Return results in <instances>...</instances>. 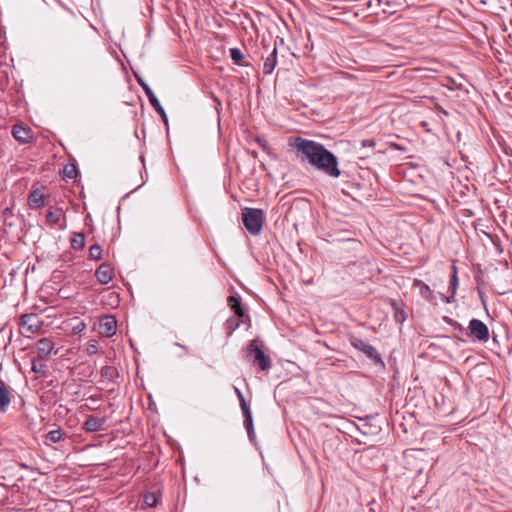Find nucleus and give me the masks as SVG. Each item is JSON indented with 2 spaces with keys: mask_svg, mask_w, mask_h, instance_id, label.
Wrapping results in <instances>:
<instances>
[{
  "mask_svg": "<svg viewBox=\"0 0 512 512\" xmlns=\"http://www.w3.org/2000/svg\"><path fill=\"white\" fill-rule=\"evenodd\" d=\"M289 145L296 150L297 157L318 171L332 178L341 175L337 157L323 144L302 137L290 138Z\"/></svg>",
  "mask_w": 512,
  "mask_h": 512,
  "instance_id": "1",
  "label": "nucleus"
},
{
  "mask_svg": "<svg viewBox=\"0 0 512 512\" xmlns=\"http://www.w3.org/2000/svg\"><path fill=\"white\" fill-rule=\"evenodd\" d=\"M242 220L246 230L255 236L262 230L265 215L261 209L246 207L242 210Z\"/></svg>",
  "mask_w": 512,
  "mask_h": 512,
  "instance_id": "2",
  "label": "nucleus"
},
{
  "mask_svg": "<svg viewBox=\"0 0 512 512\" xmlns=\"http://www.w3.org/2000/svg\"><path fill=\"white\" fill-rule=\"evenodd\" d=\"M248 360L254 366H258L262 371L271 368V359L266 355L263 350L257 345L256 341H251L247 347Z\"/></svg>",
  "mask_w": 512,
  "mask_h": 512,
  "instance_id": "3",
  "label": "nucleus"
},
{
  "mask_svg": "<svg viewBox=\"0 0 512 512\" xmlns=\"http://www.w3.org/2000/svg\"><path fill=\"white\" fill-rule=\"evenodd\" d=\"M465 334L474 341L487 342L489 339V329L487 325L475 318L470 320Z\"/></svg>",
  "mask_w": 512,
  "mask_h": 512,
  "instance_id": "4",
  "label": "nucleus"
},
{
  "mask_svg": "<svg viewBox=\"0 0 512 512\" xmlns=\"http://www.w3.org/2000/svg\"><path fill=\"white\" fill-rule=\"evenodd\" d=\"M350 343L355 349L363 352L374 364H383L381 355L374 346L357 337H351Z\"/></svg>",
  "mask_w": 512,
  "mask_h": 512,
  "instance_id": "5",
  "label": "nucleus"
},
{
  "mask_svg": "<svg viewBox=\"0 0 512 512\" xmlns=\"http://www.w3.org/2000/svg\"><path fill=\"white\" fill-rule=\"evenodd\" d=\"M44 322L36 313L24 314L20 317L19 325L28 333H38L41 331Z\"/></svg>",
  "mask_w": 512,
  "mask_h": 512,
  "instance_id": "6",
  "label": "nucleus"
},
{
  "mask_svg": "<svg viewBox=\"0 0 512 512\" xmlns=\"http://www.w3.org/2000/svg\"><path fill=\"white\" fill-rule=\"evenodd\" d=\"M139 84L142 87V89L144 90L152 107L156 110V112L160 115L163 122L167 125L168 124L167 114H166L164 108L162 107V105L160 104L158 98L155 96L152 89L149 87L148 84H146L142 80H139Z\"/></svg>",
  "mask_w": 512,
  "mask_h": 512,
  "instance_id": "7",
  "label": "nucleus"
},
{
  "mask_svg": "<svg viewBox=\"0 0 512 512\" xmlns=\"http://www.w3.org/2000/svg\"><path fill=\"white\" fill-rule=\"evenodd\" d=\"M100 334L105 337H111L116 333L117 321L112 315H105L99 322Z\"/></svg>",
  "mask_w": 512,
  "mask_h": 512,
  "instance_id": "8",
  "label": "nucleus"
},
{
  "mask_svg": "<svg viewBox=\"0 0 512 512\" xmlns=\"http://www.w3.org/2000/svg\"><path fill=\"white\" fill-rule=\"evenodd\" d=\"M114 275V270L108 263H102L95 271V276L100 284H108Z\"/></svg>",
  "mask_w": 512,
  "mask_h": 512,
  "instance_id": "9",
  "label": "nucleus"
},
{
  "mask_svg": "<svg viewBox=\"0 0 512 512\" xmlns=\"http://www.w3.org/2000/svg\"><path fill=\"white\" fill-rule=\"evenodd\" d=\"M13 397V390L0 379V411L6 412Z\"/></svg>",
  "mask_w": 512,
  "mask_h": 512,
  "instance_id": "10",
  "label": "nucleus"
},
{
  "mask_svg": "<svg viewBox=\"0 0 512 512\" xmlns=\"http://www.w3.org/2000/svg\"><path fill=\"white\" fill-rule=\"evenodd\" d=\"M240 407L244 417V425L248 434L249 439L252 441L255 437L254 427H253V419L251 410L247 404V402L240 403Z\"/></svg>",
  "mask_w": 512,
  "mask_h": 512,
  "instance_id": "11",
  "label": "nucleus"
},
{
  "mask_svg": "<svg viewBox=\"0 0 512 512\" xmlns=\"http://www.w3.org/2000/svg\"><path fill=\"white\" fill-rule=\"evenodd\" d=\"M240 407L244 417V425L248 434L249 439L252 441L255 437L254 427H253V419L251 410L247 404V402L240 403Z\"/></svg>",
  "mask_w": 512,
  "mask_h": 512,
  "instance_id": "12",
  "label": "nucleus"
},
{
  "mask_svg": "<svg viewBox=\"0 0 512 512\" xmlns=\"http://www.w3.org/2000/svg\"><path fill=\"white\" fill-rule=\"evenodd\" d=\"M13 137L22 144H27L32 139V131L28 127L21 125H14L12 129Z\"/></svg>",
  "mask_w": 512,
  "mask_h": 512,
  "instance_id": "13",
  "label": "nucleus"
},
{
  "mask_svg": "<svg viewBox=\"0 0 512 512\" xmlns=\"http://www.w3.org/2000/svg\"><path fill=\"white\" fill-rule=\"evenodd\" d=\"M105 422V418L89 415L83 424V429L87 432H98L103 430Z\"/></svg>",
  "mask_w": 512,
  "mask_h": 512,
  "instance_id": "14",
  "label": "nucleus"
},
{
  "mask_svg": "<svg viewBox=\"0 0 512 512\" xmlns=\"http://www.w3.org/2000/svg\"><path fill=\"white\" fill-rule=\"evenodd\" d=\"M54 342L49 338H42L37 342V351L40 359H46L54 349Z\"/></svg>",
  "mask_w": 512,
  "mask_h": 512,
  "instance_id": "15",
  "label": "nucleus"
},
{
  "mask_svg": "<svg viewBox=\"0 0 512 512\" xmlns=\"http://www.w3.org/2000/svg\"><path fill=\"white\" fill-rule=\"evenodd\" d=\"M45 203V195L40 190L36 189L30 192L28 197V205L32 209L40 208Z\"/></svg>",
  "mask_w": 512,
  "mask_h": 512,
  "instance_id": "16",
  "label": "nucleus"
},
{
  "mask_svg": "<svg viewBox=\"0 0 512 512\" xmlns=\"http://www.w3.org/2000/svg\"><path fill=\"white\" fill-rule=\"evenodd\" d=\"M277 65V46L276 43L274 44V48L269 54V56L266 57L264 64H263V73L264 74H271L274 70V68Z\"/></svg>",
  "mask_w": 512,
  "mask_h": 512,
  "instance_id": "17",
  "label": "nucleus"
},
{
  "mask_svg": "<svg viewBox=\"0 0 512 512\" xmlns=\"http://www.w3.org/2000/svg\"><path fill=\"white\" fill-rule=\"evenodd\" d=\"M390 304L393 309V317L395 322L402 324L407 319V313L405 310L399 306V304L395 300H390Z\"/></svg>",
  "mask_w": 512,
  "mask_h": 512,
  "instance_id": "18",
  "label": "nucleus"
},
{
  "mask_svg": "<svg viewBox=\"0 0 512 512\" xmlns=\"http://www.w3.org/2000/svg\"><path fill=\"white\" fill-rule=\"evenodd\" d=\"M64 217L62 209L49 210L46 214L47 221L52 225H59Z\"/></svg>",
  "mask_w": 512,
  "mask_h": 512,
  "instance_id": "19",
  "label": "nucleus"
},
{
  "mask_svg": "<svg viewBox=\"0 0 512 512\" xmlns=\"http://www.w3.org/2000/svg\"><path fill=\"white\" fill-rule=\"evenodd\" d=\"M85 246V236L83 233H73L71 238V247L75 250H81Z\"/></svg>",
  "mask_w": 512,
  "mask_h": 512,
  "instance_id": "20",
  "label": "nucleus"
},
{
  "mask_svg": "<svg viewBox=\"0 0 512 512\" xmlns=\"http://www.w3.org/2000/svg\"><path fill=\"white\" fill-rule=\"evenodd\" d=\"M78 174L77 166L75 164L65 165L63 168V177L65 179H74Z\"/></svg>",
  "mask_w": 512,
  "mask_h": 512,
  "instance_id": "21",
  "label": "nucleus"
},
{
  "mask_svg": "<svg viewBox=\"0 0 512 512\" xmlns=\"http://www.w3.org/2000/svg\"><path fill=\"white\" fill-rule=\"evenodd\" d=\"M414 286H419L420 287V294H421L422 297H424L425 299H428V300L431 299L432 291H431L430 287L427 284L423 283L420 280H415Z\"/></svg>",
  "mask_w": 512,
  "mask_h": 512,
  "instance_id": "22",
  "label": "nucleus"
},
{
  "mask_svg": "<svg viewBox=\"0 0 512 512\" xmlns=\"http://www.w3.org/2000/svg\"><path fill=\"white\" fill-rule=\"evenodd\" d=\"M63 433L61 429L52 430L46 434V439L52 443H58L62 440Z\"/></svg>",
  "mask_w": 512,
  "mask_h": 512,
  "instance_id": "23",
  "label": "nucleus"
},
{
  "mask_svg": "<svg viewBox=\"0 0 512 512\" xmlns=\"http://www.w3.org/2000/svg\"><path fill=\"white\" fill-rule=\"evenodd\" d=\"M89 257L94 260H100L102 257V248L99 244H94L89 248Z\"/></svg>",
  "mask_w": 512,
  "mask_h": 512,
  "instance_id": "24",
  "label": "nucleus"
},
{
  "mask_svg": "<svg viewBox=\"0 0 512 512\" xmlns=\"http://www.w3.org/2000/svg\"><path fill=\"white\" fill-rule=\"evenodd\" d=\"M225 325L227 334L231 335L240 326V321L234 317H231L226 321Z\"/></svg>",
  "mask_w": 512,
  "mask_h": 512,
  "instance_id": "25",
  "label": "nucleus"
},
{
  "mask_svg": "<svg viewBox=\"0 0 512 512\" xmlns=\"http://www.w3.org/2000/svg\"><path fill=\"white\" fill-rule=\"evenodd\" d=\"M230 56L234 63L240 65L241 61L244 59L243 53L238 48H231L230 49Z\"/></svg>",
  "mask_w": 512,
  "mask_h": 512,
  "instance_id": "26",
  "label": "nucleus"
},
{
  "mask_svg": "<svg viewBox=\"0 0 512 512\" xmlns=\"http://www.w3.org/2000/svg\"><path fill=\"white\" fill-rule=\"evenodd\" d=\"M453 269H454V272H453V275L451 276L450 284H449V289L452 292V295H451L452 297L455 295L457 287H458V277H457V272H456L455 266L453 267Z\"/></svg>",
  "mask_w": 512,
  "mask_h": 512,
  "instance_id": "27",
  "label": "nucleus"
},
{
  "mask_svg": "<svg viewBox=\"0 0 512 512\" xmlns=\"http://www.w3.org/2000/svg\"><path fill=\"white\" fill-rule=\"evenodd\" d=\"M116 373V370L112 366H104L101 368V375L107 379H112Z\"/></svg>",
  "mask_w": 512,
  "mask_h": 512,
  "instance_id": "28",
  "label": "nucleus"
},
{
  "mask_svg": "<svg viewBox=\"0 0 512 512\" xmlns=\"http://www.w3.org/2000/svg\"><path fill=\"white\" fill-rule=\"evenodd\" d=\"M144 503L149 506V507H153L156 505L157 503V496L155 493H147L145 494L144 496Z\"/></svg>",
  "mask_w": 512,
  "mask_h": 512,
  "instance_id": "29",
  "label": "nucleus"
},
{
  "mask_svg": "<svg viewBox=\"0 0 512 512\" xmlns=\"http://www.w3.org/2000/svg\"><path fill=\"white\" fill-rule=\"evenodd\" d=\"M227 302L232 311H235L236 309L242 307L240 300L235 296H229Z\"/></svg>",
  "mask_w": 512,
  "mask_h": 512,
  "instance_id": "30",
  "label": "nucleus"
},
{
  "mask_svg": "<svg viewBox=\"0 0 512 512\" xmlns=\"http://www.w3.org/2000/svg\"><path fill=\"white\" fill-rule=\"evenodd\" d=\"M447 323L450 326H452L454 329L458 330L461 333H465L466 332V330L463 328V326L459 322H457V321H455L453 319H447Z\"/></svg>",
  "mask_w": 512,
  "mask_h": 512,
  "instance_id": "31",
  "label": "nucleus"
},
{
  "mask_svg": "<svg viewBox=\"0 0 512 512\" xmlns=\"http://www.w3.org/2000/svg\"><path fill=\"white\" fill-rule=\"evenodd\" d=\"M362 148H374L376 142L374 139H365L360 142Z\"/></svg>",
  "mask_w": 512,
  "mask_h": 512,
  "instance_id": "32",
  "label": "nucleus"
},
{
  "mask_svg": "<svg viewBox=\"0 0 512 512\" xmlns=\"http://www.w3.org/2000/svg\"><path fill=\"white\" fill-rule=\"evenodd\" d=\"M233 312L235 314L234 318L238 319L239 321H240V319H243L245 317V311H244L243 307H240Z\"/></svg>",
  "mask_w": 512,
  "mask_h": 512,
  "instance_id": "33",
  "label": "nucleus"
},
{
  "mask_svg": "<svg viewBox=\"0 0 512 512\" xmlns=\"http://www.w3.org/2000/svg\"><path fill=\"white\" fill-rule=\"evenodd\" d=\"M234 392L239 400V404L246 401L244 398V395L240 389H238L237 387H234Z\"/></svg>",
  "mask_w": 512,
  "mask_h": 512,
  "instance_id": "34",
  "label": "nucleus"
},
{
  "mask_svg": "<svg viewBox=\"0 0 512 512\" xmlns=\"http://www.w3.org/2000/svg\"><path fill=\"white\" fill-rule=\"evenodd\" d=\"M42 368H43V365L42 364H37L36 361H33L32 362V371L35 372V373H40L42 371Z\"/></svg>",
  "mask_w": 512,
  "mask_h": 512,
  "instance_id": "35",
  "label": "nucleus"
},
{
  "mask_svg": "<svg viewBox=\"0 0 512 512\" xmlns=\"http://www.w3.org/2000/svg\"><path fill=\"white\" fill-rule=\"evenodd\" d=\"M87 351L89 354H94L97 352V346L95 344H90Z\"/></svg>",
  "mask_w": 512,
  "mask_h": 512,
  "instance_id": "36",
  "label": "nucleus"
},
{
  "mask_svg": "<svg viewBox=\"0 0 512 512\" xmlns=\"http://www.w3.org/2000/svg\"><path fill=\"white\" fill-rule=\"evenodd\" d=\"M85 327H86V325L83 322H81L77 325L76 330L80 332V331L84 330Z\"/></svg>",
  "mask_w": 512,
  "mask_h": 512,
  "instance_id": "37",
  "label": "nucleus"
},
{
  "mask_svg": "<svg viewBox=\"0 0 512 512\" xmlns=\"http://www.w3.org/2000/svg\"><path fill=\"white\" fill-rule=\"evenodd\" d=\"M175 345H176V346H178V347H180V348H182V349L185 351V353H188V349H187V347H186V346L181 345L180 343H175Z\"/></svg>",
  "mask_w": 512,
  "mask_h": 512,
  "instance_id": "38",
  "label": "nucleus"
},
{
  "mask_svg": "<svg viewBox=\"0 0 512 512\" xmlns=\"http://www.w3.org/2000/svg\"><path fill=\"white\" fill-rule=\"evenodd\" d=\"M371 5H372V4H371V1H368V2H367V6H368V8H370V7H371Z\"/></svg>",
  "mask_w": 512,
  "mask_h": 512,
  "instance_id": "39",
  "label": "nucleus"
}]
</instances>
